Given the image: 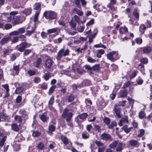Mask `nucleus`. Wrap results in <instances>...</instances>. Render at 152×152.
<instances>
[{
  "label": "nucleus",
  "instance_id": "nucleus-61",
  "mask_svg": "<svg viewBox=\"0 0 152 152\" xmlns=\"http://www.w3.org/2000/svg\"><path fill=\"white\" fill-rule=\"evenodd\" d=\"M135 41L137 44L139 45L141 44L142 42V38L140 37L136 38L135 39Z\"/></svg>",
  "mask_w": 152,
  "mask_h": 152
},
{
  "label": "nucleus",
  "instance_id": "nucleus-42",
  "mask_svg": "<svg viewBox=\"0 0 152 152\" xmlns=\"http://www.w3.org/2000/svg\"><path fill=\"white\" fill-rule=\"evenodd\" d=\"M42 61V59L40 57H38L36 61V63L35 65L36 67L38 68L39 66V65L41 64Z\"/></svg>",
  "mask_w": 152,
  "mask_h": 152
},
{
  "label": "nucleus",
  "instance_id": "nucleus-5",
  "mask_svg": "<svg viewBox=\"0 0 152 152\" xmlns=\"http://www.w3.org/2000/svg\"><path fill=\"white\" fill-rule=\"evenodd\" d=\"M62 142H63L64 145L66 146V148L69 150H71L72 147V143L70 141H69L67 137L65 135H61L59 137Z\"/></svg>",
  "mask_w": 152,
  "mask_h": 152
},
{
  "label": "nucleus",
  "instance_id": "nucleus-11",
  "mask_svg": "<svg viewBox=\"0 0 152 152\" xmlns=\"http://www.w3.org/2000/svg\"><path fill=\"white\" fill-rule=\"evenodd\" d=\"M140 48L142 50L143 53L144 54L149 55L152 51V48L149 46H147Z\"/></svg>",
  "mask_w": 152,
  "mask_h": 152
},
{
  "label": "nucleus",
  "instance_id": "nucleus-13",
  "mask_svg": "<svg viewBox=\"0 0 152 152\" xmlns=\"http://www.w3.org/2000/svg\"><path fill=\"white\" fill-rule=\"evenodd\" d=\"M19 113L22 115L21 116L23 117L24 121H25L27 119H28V115L25 109H20L19 111Z\"/></svg>",
  "mask_w": 152,
  "mask_h": 152
},
{
  "label": "nucleus",
  "instance_id": "nucleus-31",
  "mask_svg": "<svg viewBox=\"0 0 152 152\" xmlns=\"http://www.w3.org/2000/svg\"><path fill=\"white\" fill-rule=\"evenodd\" d=\"M89 135L86 131H84L82 134V137L84 139H86L89 138Z\"/></svg>",
  "mask_w": 152,
  "mask_h": 152
},
{
  "label": "nucleus",
  "instance_id": "nucleus-48",
  "mask_svg": "<svg viewBox=\"0 0 152 152\" xmlns=\"http://www.w3.org/2000/svg\"><path fill=\"white\" fill-rule=\"evenodd\" d=\"M34 32V30L32 29L31 30H27L26 31L25 35L26 36H30Z\"/></svg>",
  "mask_w": 152,
  "mask_h": 152
},
{
  "label": "nucleus",
  "instance_id": "nucleus-18",
  "mask_svg": "<svg viewBox=\"0 0 152 152\" xmlns=\"http://www.w3.org/2000/svg\"><path fill=\"white\" fill-rule=\"evenodd\" d=\"M37 149L39 151H42L45 148V145L42 142H40L36 146Z\"/></svg>",
  "mask_w": 152,
  "mask_h": 152
},
{
  "label": "nucleus",
  "instance_id": "nucleus-47",
  "mask_svg": "<svg viewBox=\"0 0 152 152\" xmlns=\"http://www.w3.org/2000/svg\"><path fill=\"white\" fill-rule=\"evenodd\" d=\"M73 10L79 16H81L83 14V13L82 11H80V10L77 8H74Z\"/></svg>",
  "mask_w": 152,
  "mask_h": 152
},
{
  "label": "nucleus",
  "instance_id": "nucleus-23",
  "mask_svg": "<svg viewBox=\"0 0 152 152\" xmlns=\"http://www.w3.org/2000/svg\"><path fill=\"white\" fill-rule=\"evenodd\" d=\"M33 9L34 10H39V11L41 10V3L39 2H36L34 5Z\"/></svg>",
  "mask_w": 152,
  "mask_h": 152
},
{
  "label": "nucleus",
  "instance_id": "nucleus-19",
  "mask_svg": "<svg viewBox=\"0 0 152 152\" xmlns=\"http://www.w3.org/2000/svg\"><path fill=\"white\" fill-rule=\"evenodd\" d=\"M11 126L12 129L16 132H19L20 129L17 124L13 123L12 124Z\"/></svg>",
  "mask_w": 152,
  "mask_h": 152
},
{
  "label": "nucleus",
  "instance_id": "nucleus-22",
  "mask_svg": "<svg viewBox=\"0 0 152 152\" xmlns=\"http://www.w3.org/2000/svg\"><path fill=\"white\" fill-rule=\"evenodd\" d=\"M75 98V96L72 94L71 93L69 95L67 96V99L68 102H71L73 101Z\"/></svg>",
  "mask_w": 152,
  "mask_h": 152
},
{
  "label": "nucleus",
  "instance_id": "nucleus-57",
  "mask_svg": "<svg viewBox=\"0 0 152 152\" xmlns=\"http://www.w3.org/2000/svg\"><path fill=\"white\" fill-rule=\"evenodd\" d=\"M95 143L96 145L97 146L99 147H100L103 146L104 145V144L103 143L100 141L97 140L95 141Z\"/></svg>",
  "mask_w": 152,
  "mask_h": 152
},
{
  "label": "nucleus",
  "instance_id": "nucleus-54",
  "mask_svg": "<svg viewBox=\"0 0 152 152\" xmlns=\"http://www.w3.org/2000/svg\"><path fill=\"white\" fill-rule=\"evenodd\" d=\"M87 61L90 63H94L96 62V60L93 59L91 56H88L87 58Z\"/></svg>",
  "mask_w": 152,
  "mask_h": 152
},
{
  "label": "nucleus",
  "instance_id": "nucleus-53",
  "mask_svg": "<svg viewBox=\"0 0 152 152\" xmlns=\"http://www.w3.org/2000/svg\"><path fill=\"white\" fill-rule=\"evenodd\" d=\"M92 70L94 71L98 70L100 68L99 64H96L92 66Z\"/></svg>",
  "mask_w": 152,
  "mask_h": 152
},
{
  "label": "nucleus",
  "instance_id": "nucleus-36",
  "mask_svg": "<svg viewBox=\"0 0 152 152\" xmlns=\"http://www.w3.org/2000/svg\"><path fill=\"white\" fill-rule=\"evenodd\" d=\"M139 117L140 119H142L145 118V113L143 111H140L139 113Z\"/></svg>",
  "mask_w": 152,
  "mask_h": 152
},
{
  "label": "nucleus",
  "instance_id": "nucleus-1",
  "mask_svg": "<svg viewBox=\"0 0 152 152\" xmlns=\"http://www.w3.org/2000/svg\"><path fill=\"white\" fill-rule=\"evenodd\" d=\"M69 110L67 108L65 109L62 114V117L64 118H66V121L67 125L71 127H73L72 123L70 122L72 118L73 114L72 112H69Z\"/></svg>",
  "mask_w": 152,
  "mask_h": 152
},
{
  "label": "nucleus",
  "instance_id": "nucleus-30",
  "mask_svg": "<svg viewBox=\"0 0 152 152\" xmlns=\"http://www.w3.org/2000/svg\"><path fill=\"white\" fill-rule=\"evenodd\" d=\"M19 65L16 66H13V69L15 72V74L16 75H18L20 69L19 68Z\"/></svg>",
  "mask_w": 152,
  "mask_h": 152
},
{
  "label": "nucleus",
  "instance_id": "nucleus-50",
  "mask_svg": "<svg viewBox=\"0 0 152 152\" xmlns=\"http://www.w3.org/2000/svg\"><path fill=\"white\" fill-rule=\"evenodd\" d=\"M54 97L53 96H52L50 99L48 105L50 106H52L54 102Z\"/></svg>",
  "mask_w": 152,
  "mask_h": 152
},
{
  "label": "nucleus",
  "instance_id": "nucleus-44",
  "mask_svg": "<svg viewBox=\"0 0 152 152\" xmlns=\"http://www.w3.org/2000/svg\"><path fill=\"white\" fill-rule=\"evenodd\" d=\"M101 126L96 124L94 125L93 129L95 131H98V132H100L101 131Z\"/></svg>",
  "mask_w": 152,
  "mask_h": 152
},
{
  "label": "nucleus",
  "instance_id": "nucleus-7",
  "mask_svg": "<svg viewBox=\"0 0 152 152\" xmlns=\"http://www.w3.org/2000/svg\"><path fill=\"white\" fill-rule=\"evenodd\" d=\"M31 45V44L28 43L26 42H22L16 46L15 49L20 52H22L26 48H29Z\"/></svg>",
  "mask_w": 152,
  "mask_h": 152
},
{
  "label": "nucleus",
  "instance_id": "nucleus-63",
  "mask_svg": "<svg viewBox=\"0 0 152 152\" xmlns=\"http://www.w3.org/2000/svg\"><path fill=\"white\" fill-rule=\"evenodd\" d=\"M57 29L56 28H54L48 30L47 31L48 34H51L56 32L57 31Z\"/></svg>",
  "mask_w": 152,
  "mask_h": 152
},
{
  "label": "nucleus",
  "instance_id": "nucleus-45",
  "mask_svg": "<svg viewBox=\"0 0 152 152\" xmlns=\"http://www.w3.org/2000/svg\"><path fill=\"white\" fill-rule=\"evenodd\" d=\"M43 77L45 80H47L51 77V75L50 73H46L45 74Z\"/></svg>",
  "mask_w": 152,
  "mask_h": 152
},
{
  "label": "nucleus",
  "instance_id": "nucleus-49",
  "mask_svg": "<svg viewBox=\"0 0 152 152\" xmlns=\"http://www.w3.org/2000/svg\"><path fill=\"white\" fill-rule=\"evenodd\" d=\"M23 52V55L25 56H27L29 54L31 53L32 50L30 49H27L25 50Z\"/></svg>",
  "mask_w": 152,
  "mask_h": 152
},
{
  "label": "nucleus",
  "instance_id": "nucleus-56",
  "mask_svg": "<svg viewBox=\"0 0 152 152\" xmlns=\"http://www.w3.org/2000/svg\"><path fill=\"white\" fill-rule=\"evenodd\" d=\"M18 32L19 34H22L25 33V29L24 27H22L18 29Z\"/></svg>",
  "mask_w": 152,
  "mask_h": 152
},
{
  "label": "nucleus",
  "instance_id": "nucleus-37",
  "mask_svg": "<svg viewBox=\"0 0 152 152\" xmlns=\"http://www.w3.org/2000/svg\"><path fill=\"white\" fill-rule=\"evenodd\" d=\"M40 12L39 11H36L34 14V21L36 23L38 19V16Z\"/></svg>",
  "mask_w": 152,
  "mask_h": 152
},
{
  "label": "nucleus",
  "instance_id": "nucleus-17",
  "mask_svg": "<svg viewBox=\"0 0 152 152\" xmlns=\"http://www.w3.org/2000/svg\"><path fill=\"white\" fill-rule=\"evenodd\" d=\"M133 15L135 17L136 20H138L139 19V10L138 8H135L133 12Z\"/></svg>",
  "mask_w": 152,
  "mask_h": 152
},
{
  "label": "nucleus",
  "instance_id": "nucleus-34",
  "mask_svg": "<svg viewBox=\"0 0 152 152\" xmlns=\"http://www.w3.org/2000/svg\"><path fill=\"white\" fill-rule=\"evenodd\" d=\"M41 134V133L38 131H34L32 133V135L34 137H38Z\"/></svg>",
  "mask_w": 152,
  "mask_h": 152
},
{
  "label": "nucleus",
  "instance_id": "nucleus-38",
  "mask_svg": "<svg viewBox=\"0 0 152 152\" xmlns=\"http://www.w3.org/2000/svg\"><path fill=\"white\" fill-rule=\"evenodd\" d=\"M23 90V88L22 86H20L19 87L17 88L15 91V93L17 94H19L22 92Z\"/></svg>",
  "mask_w": 152,
  "mask_h": 152
},
{
  "label": "nucleus",
  "instance_id": "nucleus-28",
  "mask_svg": "<svg viewBox=\"0 0 152 152\" xmlns=\"http://www.w3.org/2000/svg\"><path fill=\"white\" fill-rule=\"evenodd\" d=\"M91 84V82L87 79L84 80L81 83V86H90Z\"/></svg>",
  "mask_w": 152,
  "mask_h": 152
},
{
  "label": "nucleus",
  "instance_id": "nucleus-52",
  "mask_svg": "<svg viewBox=\"0 0 152 152\" xmlns=\"http://www.w3.org/2000/svg\"><path fill=\"white\" fill-rule=\"evenodd\" d=\"M127 100L129 101V104L131 105L132 107L134 103V100L129 97H128Z\"/></svg>",
  "mask_w": 152,
  "mask_h": 152
},
{
  "label": "nucleus",
  "instance_id": "nucleus-9",
  "mask_svg": "<svg viewBox=\"0 0 152 152\" xmlns=\"http://www.w3.org/2000/svg\"><path fill=\"white\" fill-rule=\"evenodd\" d=\"M7 136L5 134L4 130L0 128V147H2L4 145L7 138Z\"/></svg>",
  "mask_w": 152,
  "mask_h": 152
},
{
  "label": "nucleus",
  "instance_id": "nucleus-2",
  "mask_svg": "<svg viewBox=\"0 0 152 152\" xmlns=\"http://www.w3.org/2000/svg\"><path fill=\"white\" fill-rule=\"evenodd\" d=\"M132 86H123L119 93L120 97H126L128 93L132 94L133 89Z\"/></svg>",
  "mask_w": 152,
  "mask_h": 152
},
{
  "label": "nucleus",
  "instance_id": "nucleus-64",
  "mask_svg": "<svg viewBox=\"0 0 152 152\" xmlns=\"http://www.w3.org/2000/svg\"><path fill=\"white\" fill-rule=\"evenodd\" d=\"M140 62L142 63L146 64L148 63V60L147 58H143L141 59Z\"/></svg>",
  "mask_w": 152,
  "mask_h": 152
},
{
  "label": "nucleus",
  "instance_id": "nucleus-33",
  "mask_svg": "<svg viewBox=\"0 0 152 152\" xmlns=\"http://www.w3.org/2000/svg\"><path fill=\"white\" fill-rule=\"evenodd\" d=\"M118 143V141H114L110 145L109 147L111 148L114 149L116 147Z\"/></svg>",
  "mask_w": 152,
  "mask_h": 152
},
{
  "label": "nucleus",
  "instance_id": "nucleus-51",
  "mask_svg": "<svg viewBox=\"0 0 152 152\" xmlns=\"http://www.w3.org/2000/svg\"><path fill=\"white\" fill-rule=\"evenodd\" d=\"M80 0H75V3L76 6L79 8L80 9L81 6L80 4Z\"/></svg>",
  "mask_w": 152,
  "mask_h": 152
},
{
  "label": "nucleus",
  "instance_id": "nucleus-55",
  "mask_svg": "<svg viewBox=\"0 0 152 152\" xmlns=\"http://www.w3.org/2000/svg\"><path fill=\"white\" fill-rule=\"evenodd\" d=\"M146 28V26L144 24L141 25L140 26V31L142 32H144Z\"/></svg>",
  "mask_w": 152,
  "mask_h": 152
},
{
  "label": "nucleus",
  "instance_id": "nucleus-59",
  "mask_svg": "<svg viewBox=\"0 0 152 152\" xmlns=\"http://www.w3.org/2000/svg\"><path fill=\"white\" fill-rule=\"evenodd\" d=\"M126 102V100L120 101L117 105H119V107H124L125 106V104Z\"/></svg>",
  "mask_w": 152,
  "mask_h": 152
},
{
  "label": "nucleus",
  "instance_id": "nucleus-15",
  "mask_svg": "<svg viewBox=\"0 0 152 152\" xmlns=\"http://www.w3.org/2000/svg\"><path fill=\"white\" fill-rule=\"evenodd\" d=\"M53 61L50 58L47 59L45 61V65L48 69L50 68L53 64Z\"/></svg>",
  "mask_w": 152,
  "mask_h": 152
},
{
  "label": "nucleus",
  "instance_id": "nucleus-12",
  "mask_svg": "<svg viewBox=\"0 0 152 152\" xmlns=\"http://www.w3.org/2000/svg\"><path fill=\"white\" fill-rule=\"evenodd\" d=\"M100 138L101 139L105 141H112V139L110 135L105 133L102 134L100 136Z\"/></svg>",
  "mask_w": 152,
  "mask_h": 152
},
{
  "label": "nucleus",
  "instance_id": "nucleus-35",
  "mask_svg": "<svg viewBox=\"0 0 152 152\" xmlns=\"http://www.w3.org/2000/svg\"><path fill=\"white\" fill-rule=\"evenodd\" d=\"M138 72V71H135L132 72L129 75V78L131 80L135 77L137 75Z\"/></svg>",
  "mask_w": 152,
  "mask_h": 152
},
{
  "label": "nucleus",
  "instance_id": "nucleus-27",
  "mask_svg": "<svg viewBox=\"0 0 152 152\" xmlns=\"http://www.w3.org/2000/svg\"><path fill=\"white\" fill-rule=\"evenodd\" d=\"M121 129L127 134H128L129 132V129L128 126L127 125H125L121 128Z\"/></svg>",
  "mask_w": 152,
  "mask_h": 152
},
{
  "label": "nucleus",
  "instance_id": "nucleus-25",
  "mask_svg": "<svg viewBox=\"0 0 152 152\" xmlns=\"http://www.w3.org/2000/svg\"><path fill=\"white\" fill-rule=\"evenodd\" d=\"M12 22L15 25L19 24L20 23V18L17 16H14L12 19Z\"/></svg>",
  "mask_w": 152,
  "mask_h": 152
},
{
  "label": "nucleus",
  "instance_id": "nucleus-39",
  "mask_svg": "<svg viewBox=\"0 0 152 152\" xmlns=\"http://www.w3.org/2000/svg\"><path fill=\"white\" fill-rule=\"evenodd\" d=\"M121 120L124 123H127L129 122L128 117L127 115H124Z\"/></svg>",
  "mask_w": 152,
  "mask_h": 152
},
{
  "label": "nucleus",
  "instance_id": "nucleus-8",
  "mask_svg": "<svg viewBox=\"0 0 152 152\" xmlns=\"http://www.w3.org/2000/svg\"><path fill=\"white\" fill-rule=\"evenodd\" d=\"M69 51L68 49H66L64 51V49H61L58 52L56 57V59L58 60H60L63 56H66L69 55Z\"/></svg>",
  "mask_w": 152,
  "mask_h": 152
},
{
  "label": "nucleus",
  "instance_id": "nucleus-10",
  "mask_svg": "<svg viewBox=\"0 0 152 152\" xmlns=\"http://www.w3.org/2000/svg\"><path fill=\"white\" fill-rule=\"evenodd\" d=\"M113 111L118 117L121 118L122 115L121 108L119 106V105H117V104H115L113 108Z\"/></svg>",
  "mask_w": 152,
  "mask_h": 152
},
{
  "label": "nucleus",
  "instance_id": "nucleus-20",
  "mask_svg": "<svg viewBox=\"0 0 152 152\" xmlns=\"http://www.w3.org/2000/svg\"><path fill=\"white\" fill-rule=\"evenodd\" d=\"M31 12L32 9L31 7L26 8L22 12V13L25 14L26 16L31 14Z\"/></svg>",
  "mask_w": 152,
  "mask_h": 152
},
{
  "label": "nucleus",
  "instance_id": "nucleus-21",
  "mask_svg": "<svg viewBox=\"0 0 152 152\" xmlns=\"http://www.w3.org/2000/svg\"><path fill=\"white\" fill-rule=\"evenodd\" d=\"M20 53H14L10 56V60L13 61H15L17 58V56L18 57L20 56Z\"/></svg>",
  "mask_w": 152,
  "mask_h": 152
},
{
  "label": "nucleus",
  "instance_id": "nucleus-29",
  "mask_svg": "<svg viewBox=\"0 0 152 152\" xmlns=\"http://www.w3.org/2000/svg\"><path fill=\"white\" fill-rule=\"evenodd\" d=\"M123 144L122 143L120 142L118 145L116 149V151L117 152H122L123 149L122 148Z\"/></svg>",
  "mask_w": 152,
  "mask_h": 152
},
{
  "label": "nucleus",
  "instance_id": "nucleus-16",
  "mask_svg": "<svg viewBox=\"0 0 152 152\" xmlns=\"http://www.w3.org/2000/svg\"><path fill=\"white\" fill-rule=\"evenodd\" d=\"M11 39V36H8L6 37H4L0 41V43L1 45H4V44L8 43Z\"/></svg>",
  "mask_w": 152,
  "mask_h": 152
},
{
  "label": "nucleus",
  "instance_id": "nucleus-60",
  "mask_svg": "<svg viewBox=\"0 0 152 152\" xmlns=\"http://www.w3.org/2000/svg\"><path fill=\"white\" fill-rule=\"evenodd\" d=\"M40 118L43 122H45L47 120L46 115L44 114H42L41 115Z\"/></svg>",
  "mask_w": 152,
  "mask_h": 152
},
{
  "label": "nucleus",
  "instance_id": "nucleus-43",
  "mask_svg": "<svg viewBox=\"0 0 152 152\" xmlns=\"http://www.w3.org/2000/svg\"><path fill=\"white\" fill-rule=\"evenodd\" d=\"M0 117L1 118L3 119L4 120H5L8 118V116L5 113L2 112L0 113Z\"/></svg>",
  "mask_w": 152,
  "mask_h": 152
},
{
  "label": "nucleus",
  "instance_id": "nucleus-58",
  "mask_svg": "<svg viewBox=\"0 0 152 152\" xmlns=\"http://www.w3.org/2000/svg\"><path fill=\"white\" fill-rule=\"evenodd\" d=\"M27 73L30 76L34 75L36 74V72L34 70H30L28 71Z\"/></svg>",
  "mask_w": 152,
  "mask_h": 152
},
{
  "label": "nucleus",
  "instance_id": "nucleus-62",
  "mask_svg": "<svg viewBox=\"0 0 152 152\" xmlns=\"http://www.w3.org/2000/svg\"><path fill=\"white\" fill-rule=\"evenodd\" d=\"M94 19L92 18L90 20L87 22L86 24V25L87 26H90L93 24H94Z\"/></svg>",
  "mask_w": 152,
  "mask_h": 152
},
{
  "label": "nucleus",
  "instance_id": "nucleus-4",
  "mask_svg": "<svg viewBox=\"0 0 152 152\" xmlns=\"http://www.w3.org/2000/svg\"><path fill=\"white\" fill-rule=\"evenodd\" d=\"M103 122L105 125L107 126V127L108 129H113L114 127L116 126L117 125V123L115 121H112L111 122L110 119L107 117H104L103 119Z\"/></svg>",
  "mask_w": 152,
  "mask_h": 152
},
{
  "label": "nucleus",
  "instance_id": "nucleus-6",
  "mask_svg": "<svg viewBox=\"0 0 152 152\" xmlns=\"http://www.w3.org/2000/svg\"><path fill=\"white\" fill-rule=\"evenodd\" d=\"M88 115V114L86 113H82L77 116L75 118V121L79 125L86 120Z\"/></svg>",
  "mask_w": 152,
  "mask_h": 152
},
{
  "label": "nucleus",
  "instance_id": "nucleus-14",
  "mask_svg": "<svg viewBox=\"0 0 152 152\" xmlns=\"http://www.w3.org/2000/svg\"><path fill=\"white\" fill-rule=\"evenodd\" d=\"M129 143L131 146L134 147H138L139 145L138 141L134 139L130 140L129 141Z\"/></svg>",
  "mask_w": 152,
  "mask_h": 152
},
{
  "label": "nucleus",
  "instance_id": "nucleus-3",
  "mask_svg": "<svg viewBox=\"0 0 152 152\" xmlns=\"http://www.w3.org/2000/svg\"><path fill=\"white\" fill-rule=\"evenodd\" d=\"M43 15L46 19L49 20L55 19L57 17L56 13L51 10L45 11Z\"/></svg>",
  "mask_w": 152,
  "mask_h": 152
},
{
  "label": "nucleus",
  "instance_id": "nucleus-40",
  "mask_svg": "<svg viewBox=\"0 0 152 152\" xmlns=\"http://www.w3.org/2000/svg\"><path fill=\"white\" fill-rule=\"evenodd\" d=\"M56 129V126L53 125H50L48 127V129L50 132H54Z\"/></svg>",
  "mask_w": 152,
  "mask_h": 152
},
{
  "label": "nucleus",
  "instance_id": "nucleus-24",
  "mask_svg": "<svg viewBox=\"0 0 152 152\" xmlns=\"http://www.w3.org/2000/svg\"><path fill=\"white\" fill-rule=\"evenodd\" d=\"M113 51V62H114L115 61L119 59L120 57L118 56V51Z\"/></svg>",
  "mask_w": 152,
  "mask_h": 152
},
{
  "label": "nucleus",
  "instance_id": "nucleus-32",
  "mask_svg": "<svg viewBox=\"0 0 152 152\" xmlns=\"http://www.w3.org/2000/svg\"><path fill=\"white\" fill-rule=\"evenodd\" d=\"M114 4H115L108 3L107 5V7L110 10L112 11H115L116 10V8H115L114 6Z\"/></svg>",
  "mask_w": 152,
  "mask_h": 152
},
{
  "label": "nucleus",
  "instance_id": "nucleus-41",
  "mask_svg": "<svg viewBox=\"0 0 152 152\" xmlns=\"http://www.w3.org/2000/svg\"><path fill=\"white\" fill-rule=\"evenodd\" d=\"M94 47L98 48H103L104 49H105L106 48V47L100 43L99 44H96L94 45Z\"/></svg>",
  "mask_w": 152,
  "mask_h": 152
},
{
  "label": "nucleus",
  "instance_id": "nucleus-26",
  "mask_svg": "<svg viewBox=\"0 0 152 152\" xmlns=\"http://www.w3.org/2000/svg\"><path fill=\"white\" fill-rule=\"evenodd\" d=\"M113 51L110 52L107 54V58L111 61L113 62Z\"/></svg>",
  "mask_w": 152,
  "mask_h": 152
},
{
  "label": "nucleus",
  "instance_id": "nucleus-46",
  "mask_svg": "<svg viewBox=\"0 0 152 152\" xmlns=\"http://www.w3.org/2000/svg\"><path fill=\"white\" fill-rule=\"evenodd\" d=\"M109 63L103 62L101 66L103 68L107 69L109 68Z\"/></svg>",
  "mask_w": 152,
  "mask_h": 152
}]
</instances>
